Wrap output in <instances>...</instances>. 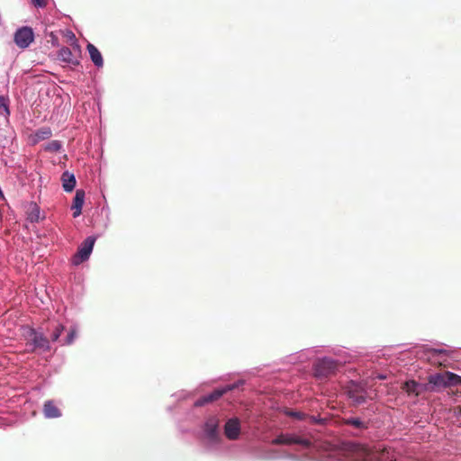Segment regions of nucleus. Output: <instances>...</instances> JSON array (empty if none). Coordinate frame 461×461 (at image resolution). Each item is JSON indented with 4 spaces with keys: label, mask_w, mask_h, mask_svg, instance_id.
Wrapping results in <instances>:
<instances>
[{
    "label": "nucleus",
    "mask_w": 461,
    "mask_h": 461,
    "mask_svg": "<svg viewBox=\"0 0 461 461\" xmlns=\"http://www.w3.org/2000/svg\"><path fill=\"white\" fill-rule=\"evenodd\" d=\"M26 352H47L50 350V344L44 334L38 332L34 329H29L25 334Z\"/></svg>",
    "instance_id": "nucleus-1"
},
{
    "label": "nucleus",
    "mask_w": 461,
    "mask_h": 461,
    "mask_svg": "<svg viewBox=\"0 0 461 461\" xmlns=\"http://www.w3.org/2000/svg\"><path fill=\"white\" fill-rule=\"evenodd\" d=\"M70 33L72 39L71 48L62 47L58 51L57 56L59 60L76 67L80 64L81 47L77 43V41L76 40L74 33Z\"/></svg>",
    "instance_id": "nucleus-2"
},
{
    "label": "nucleus",
    "mask_w": 461,
    "mask_h": 461,
    "mask_svg": "<svg viewBox=\"0 0 461 461\" xmlns=\"http://www.w3.org/2000/svg\"><path fill=\"white\" fill-rule=\"evenodd\" d=\"M339 363L329 357L319 359L314 364V375L323 379L334 375L338 369Z\"/></svg>",
    "instance_id": "nucleus-3"
},
{
    "label": "nucleus",
    "mask_w": 461,
    "mask_h": 461,
    "mask_svg": "<svg viewBox=\"0 0 461 461\" xmlns=\"http://www.w3.org/2000/svg\"><path fill=\"white\" fill-rule=\"evenodd\" d=\"M219 424L220 421L215 416L208 418L205 421L204 433L211 443H217L220 440Z\"/></svg>",
    "instance_id": "nucleus-4"
},
{
    "label": "nucleus",
    "mask_w": 461,
    "mask_h": 461,
    "mask_svg": "<svg viewBox=\"0 0 461 461\" xmlns=\"http://www.w3.org/2000/svg\"><path fill=\"white\" fill-rule=\"evenodd\" d=\"M272 445H292L297 444L303 447H310L311 442L308 439L302 438L294 434H280L271 441Z\"/></svg>",
    "instance_id": "nucleus-5"
},
{
    "label": "nucleus",
    "mask_w": 461,
    "mask_h": 461,
    "mask_svg": "<svg viewBox=\"0 0 461 461\" xmlns=\"http://www.w3.org/2000/svg\"><path fill=\"white\" fill-rule=\"evenodd\" d=\"M33 32L29 27H23L14 34V42L22 49L27 48L33 41Z\"/></svg>",
    "instance_id": "nucleus-6"
},
{
    "label": "nucleus",
    "mask_w": 461,
    "mask_h": 461,
    "mask_svg": "<svg viewBox=\"0 0 461 461\" xmlns=\"http://www.w3.org/2000/svg\"><path fill=\"white\" fill-rule=\"evenodd\" d=\"M95 239L93 237H88L85 240L82 245L79 247L77 254L75 256L74 263L76 265L80 264L83 261H86L92 250L95 244Z\"/></svg>",
    "instance_id": "nucleus-7"
},
{
    "label": "nucleus",
    "mask_w": 461,
    "mask_h": 461,
    "mask_svg": "<svg viewBox=\"0 0 461 461\" xmlns=\"http://www.w3.org/2000/svg\"><path fill=\"white\" fill-rule=\"evenodd\" d=\"M240 433V423L239 419H230L224 426V434L227 438L235 440L239 438Z\"/></svg>",
    "instance_id": "nucleus-8"
},
{
    "label": "nucleus",
    "mask_w": 461,
    "mask_h": 461,
    "mask_svg": "<svg viewBox=\"0 0 461 461\" xmlns=\"http://www.w3.org/2000/svg\"><path fill=\"white\" fill-rule=\"evenodd\" d=\"M243 384V382L242 381H239L237 383H234V384H228L222 388H218V389H215L213 392H212L211 393L207 394V401L208 402H215L217 401L218 399H220L223 394H225L226 393L228 392H230L236 388H238L239 386L242 385Z\"/></svg>",
    "instance_id": "nucleus-9"
},
{
    "label": "nucleus",
    "mask_w": 461,
    "mask_h": 461,
    "mask_svg": "<svg viewBox=\"0 0 461 461\" xmlns=\"http://www.w3.org/2000/svg\"><path fill=\"white\" fill-rule=\"evenodd\" d=\"M85 200V191L82 189H77L76 191L75 197L73 199V203L71 206V210L73 211V217L76 218L79 216L82 212V207Z\"/></svg>",
    "instance_id": "nucleus-10"
},
{
    "label": "nucleus",
    "mask_w": 461,
    "mask_h": 461,
    "mask_svg": "<svg viewBox=\"0 0 461 461\" xmlns=\"http://www.w3.org/2000/svg\"><path fill=\"white\" fill-rule=\"evenodd\" d=\"M92 62L97 67L101 68L104 66V59L101 52L92 43H88L86 47Z\"/></svg>",
    "instance_id": "nucleus-11"
},
{
    "label": "nucleus",
    "mask_w": 461,
    "mask_h": 461,
    "mask_svg": "<svg viewBox=\"0 0 461 461\" xmlns=\"http://www.w3.org/2000/svg\"><path fill=\"white\" fill-rule=\"evenodd\" d=\"M402 388L408 393V395L418 396L421 393V385L414 380L406 381L402 384Z\"/></svg>",
    "instance_id": "nucleus-12"
},
{
    "label": "nucleus",
    "mask_w": 461,
    "mask_h": 461,
    "mask_svg": "<svg viewBox=\"0 0 461 461\" xmlns=\"http://www.w3.org/2000/svg\"><path fill=\"white\" fill-rule=\"evenodd\" d=\"M43 412L45 417L53 419L61 416L59 409L54 404L52 401H48L44 403Z\"/></svg>",
    "instance_id": "nucleus-13"
},
{
    "label": "nucleus",
    "mask_w": 461,
    "mask_h": 461,
    "mask_svg": "<svg viewBox=\"0 0 461 461\" xmlns=\"http://www.w3.org/2000/svg\"><path fill=\"white\" fill-rule=\"evenodd\" d=\"M62 186L66 192H71L76 185V178L73 174L68 173V171L64 172L61 176Z\"/></svg>",
    "instance_id": "nucleus-14"
},
{
    "label": "nucleus",
    "mask_w": 461,
    "mask_h": 461,
    "mask_svg": "<svg viewBox=\"0 0 461 461\" xmlns=\"http://www.w3.org/2000/svg\"><path fill=\"white\" fill-rule=\"evenodd\" d=\"M52 132L50 128L43 127L35 131L33 135H32V141L33 144H36L37 142L41 140H44L49 139L51 136Z\"/></svg>",
    "instance_id": "nucleus-15"
},
{
    "label": "nucleus",
    "mask_w": 461,
    "mask_h": 461,
    "mask_svg": "<svg viewBox=\"0 0 461 461\" xmlns=\"http://www.w3.org/2000/svg\"><path fill=\"white\" fill-rule=\"evenodd\" d=\"M447 372L429 376V384L437 387H447Z\"/></svg>",
    "instance_id": "nucleus-16"
},
{
    "label": "nucleus",
    "mask_w": 461,
    "mask_h": 461,
    "mask_svg": "<svg viewBox=\"0 0 461 461\" xmlns=\"http://www.w3.org/2000/svg\"><path fill=\"white\" fill-rule=\"evenodd\" d=\"M28 220L31 222H37L40 220V208L37 204H32L27 212Z\"/></svg>",
    "instance_id": "nucleus-17"
},
{
    "label": "nucleus",
    "mask_w": 461,
    "mask_h": 461,
    "mask_svg": "<svg viewBox=\"0 0 461 461\" xmlns=\"http://www.w3.org/2000/svg\"><path fill=\"white\" fill-rule=\"evenodd\" d=\"M346 425H350L357 429H366L367 425L358 418H348L344 420Z\"/></svg>",
    "instance_id": "nucleus-18"
},
{
    "label": "nucleus",
    "mask_w": 461,
    "mask_h": 461,
    "mask_svg": "<svg viewBox=\"0 0 461 461\" xmlns=\"http://www.w3.org/2000/svg\"><path fill=\"white\" fill-rule=\"evenodd\" d=\"M62 148V144L59 140H51L50 142H48L45 147H44V149L48 152H59Z\"/></svg>",
    "instance_id": "nucleus-19"
},
{
    "label": "nucleus",
    "mask_w": 461,
    "mask_h": 461,
    "mask_svg": "<svg viewBox=\"0 0 461 461\" xmlns=\"http://www.w3.org/2000/svg\"><path fill=\"white\" fill-rule=\"evenodd\" d=\"M447 387L461 384V376L451 372H447Z\"/></svg>",
    "instance_id": "nucleus-20"
},
{
    "label": "nucleus",
    "mask_w": 461,
    "mask_h": 461,
    "mask_svg": "<svg viewBox=\"0 0 461 461\" xmlns=\"http://www.w3.org/2000/svg\"><path fill=\"white\" fill-rule=\"evenodd\" d=\"M0 114L8 117L10 114L8 99L0 95Z\"/></svg>",
    "instance_id": "nucleus-21"
},
{
    "label": "nucleus",
    "mask_w": 461,
    "mask_h": 461,
    "mask_svg": "<svg viewBox=\"0 0 461 461\" xmlns=\"http://www.w3.org/2000/svg\"><path fill=\"white\" fill-rule=\"evenodd\" d=\"M63 330H64V327L62 325H60V324L56 325V327L50 336L51 340L57 341L59 339Z\"/></svg>",
    "instance_id": "nucleus-22"
},
{
    "label": "nucleus",
    "mask_w": 461,
    "mask_h": 461,
    "mask_svg": "<svg viewBox=\"0 0 461 461\" xmlns=\"http://www.w3.org/2000/svg\"><path fill=\"white\" fill-rule=\"evenodd\" d=\"M349 397L355 402L356 404L364 403L366 400V396L363 394H357L354 392L349 393Z\"/></svg>",
    "instance_id": "nucleus-23"
},
{
    "label": "nucleus",
    "mask_w": 461,
    "mask_h": 461,
    "mask_svg": "<svg viewBox=\"0 0 461 461\" xmlns=\"http://www.w3.org/2000/svg\"><path fill=\"white\" fill-rule=\"evenodd\" d=\"M76 336H77V330L75 328H71L67 336L66 343L68 345L72 344L75 340Z\"/></svg>",
    "instance_id": "nucleus-24"
},
{
    "label": "nucleus",
    "mask_w": 461,
    "mask_h": 461,
    "mask_svg": "<svg viewBox=\"0 0 461 461\" xmlns=\"http://www.w3.org/2000/svg\"><path fill=\"white\" fill-rule=\"evenodd\" d=\"M286 414L290 417H293L296 420H304L305 417H306V414H304L303 412H301V411H287Z\"/></svg>",
    "instance_id": "nucleus-25"
},
{
    "label": "nucleus",
    "mask_w": 461,
    "mask_h": 461,
    "mask_svg": "<svg viewBox=\"0 0 461 461\" xmlns=\"http://www.w3.org/2000/svg\"><path fill=\"white\" fill-rule=\"evenodd\" d=\"M208 403L209 402L207 401V396L204 395V396H203V397H201V398H199L198 400L195 401L194 406L195 407H202V406H203L205 404H208Z\"/></svg>",
    "instance_id": "nucleus-26"
},
{
    "label": "nucleus",
    "mask_w": 461,
    "mask_h": 461,
    "mask_svg": "<svg viewBox=\"0 0 461 461\" xmlns=\"http://www.w3.org/2000/svg\"><path fill=\"white\" fill-rule=\"evenodd\" d=\"M429 352L432 354V356L447 355V351L443 348H432L429 350Z\"/></svg>",
    "instance_id": "nucleus-27"
},
{
    "label": "nucleus",
    "mask_w": 461,
    "mask_h": 461,
    "mask_svg": "<svg viewBox=\"0 0 461 461\" xmlns=\"http://www.w3.org/2000/svg\"><path fill=\"white\" fill-rule=\"evenodd\" d=\"M32 3L36 7H45L47 5V0H32Z\"/></svg>",
    "instance_id": "nucleus-28"
},
{
    "label": "nucleus",
    "mask_w": 461,
    "mask_h": 461,
    "mask_svg": "<svg viewBox=\"0 0 461 461\" xmlns=\"http://www.w3.org/2000/svg\"><path fill=\"white\" fill-rule=\"evenodd\" d=\"M310 419L312 420V422H315L316 421V419L314 417H310Z\"/></svg>",
    "instance_id": "nucleus-29"
},
{
    "label": "nucleus",
    "mask_w": 461,
    "mask_h": 461,
    "mask_svg": "<svg viewBox=\"0 0 461 461\" xmlns=\"http://www.w3.org/2000/svg\"><path fill=\"white\" fill-rule=\"evenodd\" d=\"M459 412H460V414H461V408H459Z\"/></svg>",
    "instance_id": "nucleus-30"
}]
</instances>
